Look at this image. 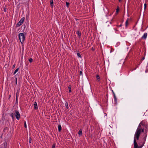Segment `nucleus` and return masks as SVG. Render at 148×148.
Here are the masks:
<instances>
[{"instance_id":"393cba45","label":"nucleus","mask_w":148,"mask_h":148,"mask_svg":"<svg viewBox=\"0 0 148 148\" xmlns=\"http://www.w3.org/2000/svg\"><path fill=\"white\" fill-rule=\"evenodd\" d=\"M128 22L127 21H126L125 23V25L126 27H127L128 26Z\"/></svg>"},{"instance_id":"c85d7f7f","label":"nucleus","mask_w":148,"mask_h":148,"mask_svg":"<svg viewBox=\"0 0 148 148\" xmlns=\"http://www.w3.org/2000/svg\"><path fill=\"white\" fill-rule=\"evenodd\" d=\"M17 79L16 78H15V84H16V85H17Z\"/></svg>"},{"instance_id":"de8ad7c7","label":"nucleus","mask_w":148,"mask_h":148,"mask_svg":"<svg viewBox=\"0 0 148 148\" xmlns=\"http://www.w3.org/2000/svg\"><path fill=\"white\" fill-rule=\"evenodd\" d=\"M138 67V66H136V68H137Z\"/></svg>"},{"instance_id":"ddd939ff","label":"nucleus","mask_w":148,"mask_h":148,"mask_svg":"<svg viewBox=\"0 0 148 148\" xmlns=\"http://www.w3.org/2000/svg\"><path fill=\"white\" fill-rule=\"evenodd\" d=\"M3 144L4 145V148H6L7 146V143L6 142H4L3 143Z\"/></svg>"},{"instance_id":"e433bc0d","label":"nucleus","mask_w":148,"mask_h":148,"mask_svg":"<svg viewBox=\"0 0 148 148\" xmlns=\"http://www.w3.org/2000/svg\"><path fill=\"white\" fill-rule=\"evenodd\" d=\"M129 18H127V20L126 21H127L128 22V21L129 20Z\"/></svg>"},{"instance_id":"49530a36","label":"nucleus","mask_w":148,"mask_h":148,"mask_svg":"<svg viewBox=\"0 0 148 148\" xmlns=\"http://www.w3.org/2000/svg\"><path fill=\"white\" fill-rule=\"evenodd\" d=\"M138 67V66H136V68H137Z\"/></svg>"},{"instance_id":"c03bdc74","label":"nucleus","mask_w":148,"mask_h":148,"mask_svg":"<svg viewBox=\"0 0 148 148\" xmlns=\"http://www.w3.org/2000/svg\"><path fill=\"white\" fill-rule=\"evenodd\" d=\"M112 93H113V92H114L113 91V90H112Z\"/></svg>"},{"instance_id":"7ed1b4c3","label":"nucleus","mask_w":148,"mask_h":148,"mask_svg":"<svg viewBox=\"0 0 148 148\" xmlns=\"http://www.w3.org/2000/svg\"><path fill=\"white\" fill-rule=\"evenodd\" d=\"M19 39L21 43L23 44L25 40V36L24 34L22 33H20L18 34Z\"/></svg>"},{"instance_id":"a18cd8bd","label":"nucleus","mask_w":148,"mask_h":148,"mask_svg":"<svg viewBox=\"0 0 148 148\" xmlns=\"http://www.w3.org/2000/svg\"><path fill=\"white\" fill-rule=\"evenodd\" d=\"M119 2H120L121 1V0H119Z\"/></svg>"},{"instance_id":"20e7f679","label":"nucleus","mask_w":148,"mask_h":148,"mask_svg":"<svg viewBox=\"0 0 148 148\" xmlns=\"http://www.w3.org/2000/svg\"><path fill=\"white\" fill-rule=\"evenodd\" d=\"M25 19V17H23L16 24V27H18L20 26L24 22Z\"/></svg>"},{"instance_id":"4c0bfd02","label":"nucleus","mask_w":148,"mask_h":148,"mask_svg":"<svg viewBox=\"0 0 148 148\" xmlns=\"http://www.w3.org/2000/svg\"><path fill=\"white\" fill-rule=\"evenodd\" d=\"M134 70H133V69H131L130 70V71H133Z\"/></svg>"},{"instance_id":"f704fd0d","label":"nucleus","mask_w":148,"mask_h":148,"mask_svg":"<svg viewBox=\"0 0 148 148\" xmlns=\"http://www.w3.org/2000/svg\"><path fill=\"white\" fill-rule=\"evenodd\" d=\"M113 93L114 97V96H116L115 95L114 92H113V93Z\"/></svg>"},{"instance_id":"a19ab883","label":"nucleus","mask_w":148,"mask_h":148,"mask_svg":"<svg viewBox=\"0 0 148 148\" xmlns=\"http://www.w3.org/2000/svg\"><path fill=\"white\" fill-rule=\"evenodd\" d=\"M145 59V57H144L142 59V60H144V59Z\"/></svg>"},{"instance_id":"2f4dec72","label":"nucleus","mask_w":148,"mask_h":148,"mask_svg":"<svg viewBox=\"0 0 148 148\" xmlns=\"http://www.w3.org/2000/svg\"><path fill=\"white\" fill-rule=\"evenodd\" d=\"M15 66H16V65L15 64H14L13 66H12V68L13 69H14V67H15Z\"/></svg>"},{"instance_id":"aec40b11","label":"nucleus","mask_w":148,"mask_h":148,"mask_svg":"<svg viewBox=\"0 0 148 148\" xmlns=\"http://www.w3.org/2000/svg\"><path fill=\"white\" fill-rule=\"evenodd\" d=\"M56 144L55 143H54L52 146V148H56Z\"/></svg>"},{"instance_id":"f3484780","label":"nucleus","mask_w":148,"mask_h":148,"mask_svg":"<svg viewBox=\"0 0 148 148\" xmlns=\"http://www.w3.org/2000/svg\"><path fill=\"white\" fill-rule=\"evenodd\" d=\"M66 107L67 109H68L69 108V106L68 105V103L67 102H66L65 104Z\"/></svg>"},{"instance_id":"c756f323","label":"nucleus","mask_w":148,"mask_h":148,"mask_svg":"<svg viewBox=\"0 0 148 148\" xmlns=\"http://www.w3.org/2000/svg\"><path fill=\"white\" fill-rule=\"evenodd\" d=\"M32 141V138L31 137H29V143H31Z\"/></svg>"},{"instance_id":"f8f14e48","label":"nucleus","mask_w":148,"mask_h":148,"mask_svg":"<svg viewBox=\"0 0 148 148\" xmlns=\"http://www.w3.org/2000/svg\"><path fill=\"white\" fill-rule=\"evenodd\" d=\"M96 78L97 79V81L99 82L100 81V77L99 75H97L96 76Z\"/></svg>"},{"instance_id":"4468645a","label":"nucleus","mask_w":148,"mask_h":148,"mask_svg":"<svg viewBox=\"0 0 148 148\" xmlns=\"http://www.w3.org/2000/svg\"><path fill=\"white\" fill-rule=\"evenodd\" d=\"M114 101L115 102V103L116 104L117 103V98H116V96H114Z\"/></svg>"},{"instance_id":"58836bf2","label":"nucleus","mask_w":148,"mask_h":148,"mask_svg":"<svg viewBox=\"0 0 148 148\" xmlns=\"http://www.w3.org/2000/svg\"><path fill=\"white\" fill-rule=\"evenodd\" d=\"M92 50L93 51L94 50V49H93V47H92Z\"/></svg>"},{"instance_id":"0eeeda50","label":"nucleus","mask_w":148,"mask_h":148,"mask_svg":"<svg viewBox=\"0 0 148 148\" xmlns=\"http://www.w3.org/2000/svg\"><path fill=\"white\" fill-rule=\"evenodd\" d=\"M147 33H145L141 37V38L142 39H143L144 40H145L146 39L147 36Z\"/></svg>"},{"instance_id":"5701e85b","label":"nucleus","mask_w":148,"mask_h":148,"mask_svg":"<svg viewBox=\"0 0 148 148\" xmlns=\"http://www.w3.org/2000/svg\"><path fill=\"white\" fill-rule=\"evenodd\" d=\"M10 116L12 118V119L14 118V114L13 113H12L10 115Z\"/></svg>"},{"instance_id":"f257e3e1","label":"nucleus","mask_w":148,"mask_h":148,"mask_svg":"<svg viewBox=\"0 0 148 148\" xmlns=\"http://www.w3.org/2000/svg\"><path fill=\"white\" fill-rule=\"evenodd\" d=\"M145 126V122L143 121H142L139 124L135 132V133L136 136H138L139 134H140L141 133L144 132V129L142 127Z\"/></svg>"},{"instance_id":"6ab92c4d","label":"nucleus","mask_w":148,"mask_h":148,"mask_svg":"<svg viewBox=\"0 0 148 148\" xmlns=\"http://www.w3.org/2000/svg\"><path fill=\"white\" fill-rule=\"evenodd\" d=\"M29 61L30 63H32L33 61V60L32 58H30L29 59Z\"/></svg>"},{"instance_id":"bb28decb","label":"nucleus","mask_w":148,"mask_h":148,"mask_svg":"<svg viewBox=\"0 0 148 148\" xmlns=\"http://www.w3.org/2000/svg\"><path fill=\"white\" fill-rule=\"evenodd\" d=\"M24 127L25 128H27V125L25 121L24 122Z\"/></svg>"},{"instance_id":"9b49d317","label":"nucleus","mask_w":148,"mask_h":148,"mask_svg":"<svg viewBox=\"0 0 148 148\" xmlns=\"http://www.w3.org/2000/svg\"><path fill=\"white\" fill-rule=\"evenodd\" d=\"M50 3L51 7L53 8V0H51L50 1Z\"/></svg>"},{"instance_id":"dca6fc26","label":"nucleus","mask_w":148,"mask_h":148,"mask_svg":"<svg viewBox=\"0 0 148 148\" xmlns=\"http://www.w3.org/2000/svg\"><path fill=\"white\" fill-rule=\"evenodd\" d=\"M19 70V68H18L17 69L14 71L13 75H15L18 71V70Z\"/></svg>"},{"instance_id":"37998d69","label":"nucleus","mask_w":148,"mask_h":148,"mask_svg":"<svg viewBox=\"0 0 148 148\" xmlns=\"http://www.w3.org/2000/svg\"><path fill=\"white\" fill-rule=\"evenodd\" d=\"M5 11H6V10H5V9H4V12H5Z\"/></svg>"},{"instance_id":"cd10ccee","label":"nucleus","mask_w":148,"mask_h":148,"mask_svg":"<svg viewBox=\"0 0 148 148\" xmlns=\"http://www.w3.org/2000/svg\"><path fill=\"white\" fill-rule=\"evenodd\" d=\"M144 10H145L146 7V3H145L144 4Z\"/></svg>"},{"instance_id":"79ce46f5","label":"nucleus","mask_w":148,"mask_h":148,"mask_svg":"<svg viewBox=\"0 0 148 148\" xmlns=\"http://www.w3.org/2000/svg\"><path fill=\"white\" fill-rule=\"evenodd\" d=\"M5 128L6 129H7V127H6L5 128H4V130H5Z\"/></svg>"},{"instance_id":"b1692460","label":"nucleus","mask_w":148,"mask_h":148,"mask_svg":"<svg viewBox=\"0 0 148 148\" xmlns=\"http://www.w3.org/2000/svg\"><path fill=\"white\" fill-rule=\"evenodd\" d=\"M119 7L118 6V8L116 9V13H118V12L119 11Z\"/></svg>"},{"instance_id":"2eb2a0df","label":"nucleus","mask_w":148,"mask_h":148,"mask_svg":"<svg viewBox=\"0 0 148 148\" xmlns=\"http://www.w3.org/2000/svg\"><path fill=\"white\" fill-rule=\"evenodd\" d=\"M77 34L78 35V36L79 37H80L81 36V32L80 31H79L78 30L77 31Z\"/></svg>"},{"instance_id":"72a5a7b5","label":"nucleus","mask_w":148,"mask_h":148,"mask_svg":"<svg viewBox=\"0 0 148 148\" xmlns=\"http://www.w3.org/2000/svg\"><path fill=\"white\" fill-rule=\"evenodd\" d=\"M80 74L81 75H82V71H80Z\"/></svg>"},{"instance_id":"a211bd4d","label":"nucleus","mask_w":148,"mask_h":148,"mask_svg":"<svg viewBox=\"0 0 148 148\" xmlns=\"http://www.w3.org/2000/svg\"><path fill=\"white\" fill-rule=\"evenodd\" d=\"M68 88H69V92L70 93L71 92V87L70 85H69L68 86Z\"/></svg>"},{"instance_id":"ea45409f","label":"nucleus","mask_w":148,"mask_h":148,"mask_svg":"<svg viewBox=\"0 0 148 148\" xmlns=\"http://www.w3.org/2000/svg\"><path fill=\"white\" fill-rule=\"evenodd\" d=\"M136 69V68L135 67V68H134V69L133 70H135Z\"/></svg>"},{"instance_id":"f03ea898","label":"nucleus","mask_w":148,"mask_h":148,"mask_svg":"<svg viewBox=\"0 0 148 148\" xmlns=\"http://www.w3.org/2000/svg\"><path fill=\"white\" fill-rule=\"evenodd\" d=\"M140 134H139L138 136L136 135V133L135 134L134 140V148H142L144 146L145 143L143 142V141H141L138 143L139 145H138L136 141V140H138Z\"/></svg>"},{"instance_id":"7c9ffc66","label":"nucleus","mask_w":148,"mask_h":148,"mask_svg":"<svg viewBox=\"0 0 148 148\" xmlns=\"http://www.w3.org/2000/svg\"><path fill=\"white\" fill-rule=\"evenodd\" d=\"M122 25H122V24H121L120 25H118L117 26L118 27H121V26H122Z\"/></svg>"},{"instance_id":"9d476101","label":"nucleus","mask_w":148,"mask_h":148,"mask_svg":"<svg viewBox=\"0 0 148 148\" xmlns=\"http://www.w3.org/2000/svg\"><path fill=\"white\" fill-rule=\"evenodd\" d=\"M62 130V127L60 125H58V131L60 132Z\"/></svg>"},{"instance_id":"6e6552de","label":"nucleus","mask_w":148,"mask_h":148,"mask_svg":"<svg viewBox=\"0 0 148 148\" xmlns=\"http://www.w3.org/2000/svg\"><path fill=\"white\" fill-rule=\"evenodd\" d=\"M34 109L35 110H37L38 109V106L37 103L35 102L34 104Z\"/></svg>"},{"instance_id":"1a4fd4ad","label":"nucleus","mask_w":148,"mask_h":148,"mask_svg":"<svg viewBox=\"0 0 148 148\" xmlns=\"http://www.w3.org/2000/svg\"><path fill=\"white\" fill-rule=\"evenodd\" d=\"M78 134L79 135V136L82 135V129H81L79 131Z\"/></svg>"},{"instance_id":"412c9836","label":"nucleus","mask_w":148,"mask_h":148,"mask_svg":"<svg viewBox=\"0 0 148 148\" xmlns=\"http://www.w3.org/2000/svg\"><path fill=\"white\" fill-rule=\"evenodd\" d=\"M66 6L67 8H68L69 7V2H66Z\"/></svg>"},{"instance_id":"a878e982","label":"nucleus","mask_w":148,"mask_h":148,"mask_svg":"<svg viewBox=\"0 0 148 148\" xmlns=\"http://www.w3.org/2000/svg\"><path fill=\"white\" fill-rule=\"evenodd\" d=\"M19 96V93L18 92H17L16 93V97H18Z\"/></svg>"},{"instance_id":"c9c22d12","label":"nucleus","mask_w":148,"mask_h":148,"mask_svg":"<svg viewBox=\"0 0 148 148\" xmlns=\"http://www.w3.org/2000/svg\"><path fill=\"white\" fill-rule=\"evenodd\" d=\"M147 71H148V69H146V70H145V72L146 73H147Z\"/></svg>"},{"instance_id":"423d86ee","label":"nucleus","mask_w":148,"mask_h":148,"mask_svg":"<svg viewBox=\"0 0 148 148\" xmlns=\"http://www.w3.org/2000/svg\"><path fill=\"white\" fill-rule=\"evenodd\" d=\"M147 132L145 133L144 134V135H143V142L144 143H145V141L146 139V138L147 137Z\"/></svg>"},{"instance_id":"39448f33","label":"nucleus","mask_w":148,"mask_h":148,"mask_svg":"<svg viewBox=\"0 0 148 148\" xmlns=\"http://www.w3.org/2000/svg\"><path fill=\"white\" fill-rule=\"evenodd\" d=\"M14 115L16 119L18 120H19L20 119V116L19 112L18 110H16L15 111Z\"/></svg>"},{"instance_id":"473e14b6","label":"nucleus","mask_w":148,"mask_h":148,"mask_svg":"<svg viewBox=\"0 0 148 148\" xmlns=\"http://www.w3.org/2000/svg\"><path fill=\"white\" fill-rule=\"evenodd\" d=\"M18 97H16V102H18Z\"/></svg>"},{"instance_id":"4be33fe9","label":"nucleus","mask_w":148,"mask_h":148,"mask_svg":"<svg viewBox=\"0 0 148 148\" xmlns=\"http://www.w3.org/2000/svg\"><path fill=\"white\" fill-rule=\"evenodd\" d=\"M77 56L79 58H81V55L79 53H77Z\"/></svg>"}]
</instances>
